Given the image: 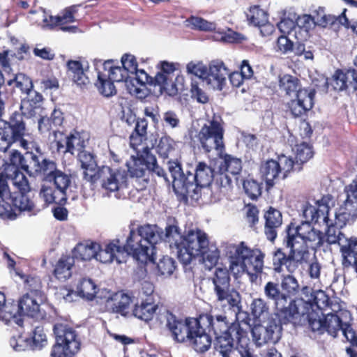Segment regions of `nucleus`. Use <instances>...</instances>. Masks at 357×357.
<instances>
[{
    "mask_svg": "<svg viewBox=\"0 0 357 357\" xmlns=\"http://www.w3.org/2000/svg\"><path fill=\"white\" fill-rule=\"evenodd\" d=\"M169 172L172 178V186L176 194L183 199L197 200L203 188L208 186L215 174L212 168L204 162L197 163L195 174H185L181 165L174 161L168 162Z\"/></svg>",
    "mask_w": 357,
    "mask_h": 357,
    "instance_id": "nucleus-1",
    "label": "nucleus"
},
{
    "mask_svg": "<svg viewBox=\"0 0 357 357\" xmlns=\"http://www.w3.org/2000/svg\"><path fill=\"white\" fill-rule=\"evenodd\" d=\"M160 230L157 225L141 226L137 231L130 230L124 249V258L132 255L137 261L154 262V245L160 242Z\"/></svg>",
    "mask_w": 357,
    "mask_h": 357,
    "instance_id": "nucleus-2",
    "label": "nucleus"
},
{
    "mask_svg": "<svg viewBox=\"0 0 357 357\" xmlns=\"http://www.w3.org/2000/svg\"><path fill=\"white\" fill-rule=\"evenodd\" d=\"M225 252L229 261V270L234 275L244 272L257 273L263 270L264 254L259 249L248 248L244 242L227 244Z\"/></svg>",
    "mask_w": 357,
    "mask_h": 357,
    "instance_id": "nucleus-3",
    "label": "nucleus"
},
{
    "mask_svg": "<svg viewBox=\"0 0 357 357\" xmlns=\"http://www.w3.org/2000/svg\"><path fill=\"white\" fill-rule=\"evenodd\" d=\"M324 243L322 234L314 228L308 221L299 225L291 223L287 229V246H294L298 251H305L303 256H308V248L316 250Z\"/></svg>",
    "mask_w": 357,
    "mask_h": 357,
    "instance_id": "nucleus-4",
    "label": "nucleus"
},
{
    "mask_svg": "<svg viewBox=\"0 0 357 357\" xmlns=\"http://www.w3.org/2000/svg\"><path fill=\"white\" fill-rule=\"evenodd\" d=\"M224 133L222 119L213 116L202 126L197 137L205 153H214L217 156H222L225 149Z\"/></svg>",
    "mask_w": 357,
    "mask_h": 357,
    "instance_id": "nucleus-5",
    "label": "nucleus"
},
{
    "mask_svg": "<svg viewBox=\"0 0 357 357\" xmlns=\"http://www.w3.org/2000/svg\"><path fill=\"white\" fill-rule=\"evenodd\" d=\"M25 126L21 115H15L10 123L0 121V151L6 153L9 148L20 146L25 150L32 149L34 142L24 138Z\"/></svg>",
    "mask_w": 357,
    "mask_h": 357,
    "instance_id": "nucleus-6",
    "label": "nucleus"
},
{
    "mask_svg": "<svg viewBox=\"0 0 357 357\" xmlns=\"http://www.w3.org/2000/svg\"><path fill=\"white\" fill-rule=\"evenodd\" d=\"M331 311L322 313L324 317V331L333 337H336L341 331L347 340H353L354 330L351 326V317L349 311L342 310L338 303H331Z\"/></svg>",
    "mask_w": 357,
    "mask_h": 357,
    "instance_id": "nucleus-7",
    "label": "nucleus"
},
{
    "mask_svg": "<svg viewBox=\"0 0 357 357\" xmlns=\"http://www.w3.org/2000/svg\"><path fill=\"white\" fill-rule=\"evenodd\" d=\"M84 178L90 182L98 180L101 189L109 195L126 188L128 177L124 169L102 166L95 174L84 172Z\"/></svg>",
    "mask_w": 357,
    "mask_h": 357,
    "instance_id": "nucleus-8",
    "label": "nucleus"
},
{
    "mask_svg": "<svg viewBox=\"0 0 357 357\" xmlns=\"http://www.w3.org/2000/svg\"><path fill=\"white\" fill-rule=\"evenodd\" d=\"M326 241L328 244H338L343 266H353L357 273V238L348 237L340 229L331 225L326 232Z\"/></svg>",
    "mask_w": 357,
    "mask_h": 357,
    "instance_id": "nucleus-9",
    "label": "nucleus"
},
{
    "mask_svg": "<svg viewBox=\"0 0 357 357\" xmlns=\"http://www.w3.org/2000/svg\"><path fill=\"white\" fill-rule=\"evenodd\" d=\"M56 343L51 357H72L79 350L80 343L75 331L66 324L56 323L54 326Z\"/></svg>",
    "mask_w": 357,
    "mask_h": 357,
    "instance_id": "nucleus-10",
    "label": "nucleus"
},
{
    "mask_svg": "<svg viewBox=\"0 0 357 357\" xmlns=\"http://www.w3.org/2000/svg\"><path fill=\"white\" fill-rule=\"evenodd\" d=\"M234 340L239 344L238 352L240 354L241 350H243V349L250 351L248 348L247 333L238 322L231 324L227 331L216 336L214 343L215 349L222 357H231L235 352L234 349Z\"/></svg>",
    "mask_w": 357,
    "mask_h": 357,
    "instance_id": "nucleus-11",
    "label": "nucleus"
},
{
    "mask_svg": "<svg viewBox=\"0 0 357 357\" xmlns=\"http://www.w3.org/2000/svg\"><path fill=\"white\" fill-rule=\"evenodd\" d=\"M209 245L207 235L200 229H192L183 236L182 248L178 257L185 264H190L192 257L199 256Z\"/></svg>",
    "mask_w": 357,
    "mask_h": 357,
    "instance_id": "nucleus-12",
    "label": "nucleus"
},
{
    "mask_svg": "<svg viewBox=\"0 0 357 357\" xmlns=\"http://www.w3.org/2000/svg\"><path fill=\"white\" fill-rule=\"evenodd\" d=\"M26 151L25 155H23L15 148L11 149L10 154V164L8 165L7 171L13 172L12 167L17 169H18V167H21L30 175H37L45 158L41 155L40 147L35 144L32 149Z\"/></svg>",
    "mask_w": 357,
    "mask_h": 357,
    "instance_id": "nucleus-13",
    "label": "nucleus"
},
{
    "mask_svg": "<svg viewBox=\"0 0 357 357\" xmlns=\"http://www.w3.org/2000/svg\"><path fill=\"white\" fill-rule=\"evenodd\" d=\"M294 169L291 158L282 155L278 160H268L261 165L260 173L266 185L272 187L279 178H285Z\"/></svg>",
    "mask_w": 357,
    "mask_h": 357,
    "instance_id": "nucleus-14",
    "label": "nucleus"
},
{
    "mask_svg": "<svg viewBox=\"0 0 357 357\" xmlns=\"http://www.w3.org/2000/svg\"><path fill=\"white\" fill-rule=\"evenodd\" d=\"M183 77L179 75L175 65L172 63L163 61L161 70L154 77L153 85L158 88L160 93H165L169 96H174L182 86Z\"/></svg>",
    "mask_w": 357,
    "mask_h": 357,
    "instance_id": "nucleus-15",
    "label": "nucleus"
},
{
    "mask_svg": "<svg viewBox=\"0 0 357 357\" xmlns=\"http://www.w3.org/2000/svg\"><path fill=\"white\" fill-rule=\"evenodd\" d=\"M253 341L258 346L275 343L281 338L282 327L275 318L254 322L251 329Z\"/></svg>",
    "mask_w": 357,
    "mask_h": 357,
    "instance_id": "nucleus-16",
    "label": "nucleus"
},
{
    "mask_svg": "<svg viewBox=\"0 0 357 357\" xmlns=\"http://www.w3.org/2000/svg\"><path fill=\"white\" fill-rule=\"evenodd\" d=\"M37 175L42 176L43 181L53 183L55 188L66 197V190L71 183L70 175L57 169L54 161L43 160Z\"/></svg>",
    "mask_w": 357,
    "mask_h": 357,
    "instance_id": "nucleus-17",
    "label": "nucleus"
},
{
    "mask_svg": "<svg viewBox=\"0 0 357 357\" xmlns=\"http://www.w3.org/2000/svg\"><path fill=\"white\" fill-rule=\"evenodd\" d=\"M287 247L290 248L288 255L281 248H278L273 252V268L276 273L283 272L285 267L288 273H293L298 268V264L306 259L303 256L305 251H298V249L294 246Z\"/></svg>",
    "mask_w": 357,
    "mask_h": 357,
    "instance_id": "nucleus-18",
    "label": "nucleus"
},
{
    "mask_svg": "<svg viewBox=\"0 0 357 357\" xmlns=\"http://www.w3.org/2000/svg\"><path fill=\"white\" fill-rule=\"evenodd\" d=\"M347 199L339 211L335 213L336 225L340 227L357 218V176L345 187Z\"/></svg>",
    "mask_w": 357,
    "mask_h": 357,
    "instance_id": "nucleus-19",
    "label": "nucleus"
},
{
    "mask_svg": "<svg viewBox=\"0 0 357 357\" xmlns=\"http://www.w3.org/2000/svg\"><path fill=\"white\" fill-rule=\"evenodd\" d=\"M308 304L299 301L298 302L289 301L288 304H284L281 308H275V316L279 319L277 321L280 326L282 324H292L296 325L303 324V319L305 317V310Z\"/></svg>",
    "mask_w": 357,
    "mask_h": 357,
    "instance_id": "nucleus-20",
    "label": "nucleus"
},
{
    "mask_svg": "<svg viewBox=\"0 0 357 357\" xmlns=\"http://www.w3.org/2000/svg\"><path fill=\"white\" fill-rule=\"evenodd\" d=\"M42 298L36 297V293L31 291L24 295L18 302V304H11L10 308L15 316L22 319V315L38 318L40 316V303Z\"/></svg>",
    "mask_w": 357,
    "mask_h": 357,
    "instance_id": "nucleus-21",
    "label": "nucleus"
},
{
    "mask_svg": "<svg viewBox=\"0 0 357 357\" xmlns=\"http://www.w3.org/2000/svg\"><path fill=\"white\" fill-rule=\"evenodd\" d=\"M229 70L220 61H213L205 77L204 82L213 89L222 90L226 84Z\"/></svg>",
    "mask_w": 357,
    "mask_h": 357,
    "instance_id": "nucleus-22",
    "label": "nucleus"
},
{
    "mask_svg": "<svg viewBox=\"0 0 357 357\" xmlns=\"http://www.w3.org/2000/svg\"><path fill=\"white\" fill-rule=\"evenodd\" d=\"M96 259L101 263H111L116 261L118 264L125 261L124 249L119 240H113L102 245L99 244V249L96 255Z\"/></svg>",
    "mask_w": 357,
    "mask_h": 357,
    "instance_id": "nucleus-23",
    "label": "nucleus"
},
{
    "mask_svg": "<svg viewBox=\"0 0 357 357\" xmlns=\"http://www.w3.org/2000/svg\"><path fill=\"white\" fill-rule=\"evenodd\" d=\"M198 325L199 321L194 318L187 319L185 321H174L168 323L174 339L178 342L189 341Z\"/></svg>",
    "mask_w": 357,
    "mask_h": 357,
    "instance_id": "nucleus-24",
    "label": "nucleus"
},
{
    "mask_svg": "<svg viewBox=\"0 0 357 357\" xmlns=\"http://www.w3.org/2000/svg\"><path fill=\"white\" fill-rule=\"evenodd\" d=\"M314 92L306 89H300L296 93V99L289 103L292 114L300 116L305 112L311 109L314 105Z\"/></svg>",
    "mask_w": 357,
    "mask_h": 357,
    "instance_id": "nucleus-25",
    "label": "nucleus"
},
{
    "mask_svg": "<svg viewBox=\"0 0 357 357\" xmlns=\"http://www.w3.org/2000/svg\"><path fill=\"white\" fill-rule=\"evenodd\" d=\"M331 200L330 196H324L321 199L317 201V206L306 204L303 211V217L306 219L305 221H308L309 222L310 221H317V220L321 217L324 218V221H326Z\"/></svg>",
    "mask_w": 357,
    "mask_h": 357,
    "instance_id": "nucleus-26",
    "label": "nucleus"
},
{
    "mask_svg": "<svg viewBox=\"0 0 357 357\" xmlns=\"http://www.w3.org/2000/svg\"><path fill=\"white\" fill-rule=\"evenodd\" d=\"M332 85L337 91L351 88L357 91V70L354 69H349L345 72L337 70L333 75Z\"/></svg>",
    "mask_w": 357,
    "mask_h": 357,
    "instance_id": "nucleus-27",
    "label": "nucleus"
},
{
    "mask_svg": "<svg viewBox=\"0 0 357 357\" xmlns=\"http://www.w3.org/2000/svg\"><path fill=\"white\" fill-rule=\"evenodd\" d=\"M130 303L131 298L128 295L122 292H117L109 295L106 298L105 306L111 312L126 316L129 312Z\"/></svg>",
    "mask_w": 357,
    "mask_h": 357,
    "instance_id": "nucleus-28",
    "label": "nucleus"
},
{
    "mask_svg": "<svg viewBox=\"0 0 357 357\" xmlns=\"http://www.w3.org/2000/svg\"><path fill=\"white\" fill-rule=\"evenodd\" d=\"M215 294L222 307L232 310L235 314L240 311L241 296L237 291L229 287L215 292Z\"/></svg>",
    "mask_w": 357,
    "mask_h": 357,
    "instance_id": "nucleus-29",
    "label": "nucleus"
},
{
    "mask_svg": "<svg viewBox=\"0 0 357 357\" xmlns=\"http://www.w3.org/2000/svg\"><path fill=\"white\" fill-rule=\"evenodd\" d=\"M121 63L128 74L133 75L131 82H136L140 86H144L149 81V76L143 70H137V63L134 56L125 54L122 56Z\"/></svg>",
    "mask_w": 357,
    "mask_h": 357,
    "instance_id": "nucleus-30",
    "label": "nucleus"
},
{
    "mask_svg": "<svg viewBox=\"0 0 357 357\" xmlns=\"http://www.w3.org/2000/svg\"><path fill=\"white\" fill-rule=\"evenodd\" d=\"M265 234L267 238L273 241L277 236V230L282 225V217L281 213L273 208H270L264 215Z\"/></svg>",
    "mask_w": 357,
    "mask_h": 357,
    "instance_id": "nucleus-31",
    "label": "nucleus"
},
{
    "mask_svg": "<svg viewBox=\"0 0 357 357\" xmlns=\"http://www.w3.org/2000/svg\"><path fill=\"white\" fill-rule=\"evenodd\" d=\"M160 230V241H164L169 244L171 248H175L177 250V253L182 248L183 236L181 235L180 229L176 223L169 224L165 227V231L158 227Z\"/></svg>",
    "mask_w": 357,
    "mask_h": 357,
    "instance_id": "nucleus-32",
    "label": "nucleus"
},
{
    "mask_svg": "<svg viewBox=\"0 0 357 357\" xmlns=\"http://www.w3.org/2000/svg\"><path fill=\"white\" fill-rule=\"evenodd\" d=\"M146 157L142 155H132L126 165L131 177L142 178L143 181L147 182L148 178L146 176L148 173V164Z\"/></svg>",
    "mask_w": 357,
    "mask_h": 357,
    "instance_id": "nucleus-33",
    "label": "nucleus"
},
{
    "mask_svg": "<svg viewBox=\"0 0 357 357\" xmlns=\"http://www.w3.org/2000/svg\"><path fill=\"white\" fill-rule=\"evenodd\" d=\"M158 310V305L153 302L151 298H146L145 300L142 301L140 303H137L132 310L133 315L145 321L151 320Z\"/></svg>",
    "mask_w": 357,
    "mask_h": 357,
    "instance_id": "nucleus-34",
    "label": "nucleus"
},
{
    "mask_svg": "<svg viewBox=\"0 0 357 357\" xmlns=\"http://www.w3.org/2000/svg\"><path fill=\"white\" fill-rule=\"evenodd\" d=\"M99 244L93 241H85L78 243L73 250L72 258L82 261H89L96 259Z\"/></svg>",
    "mask_w": 357,
    "mask_h": 357,
    "instance_id": "nucleus-35",
    "label": "nucleus"
},
{
    "mask_svg": "<svg viewBox=\"0 0 357 357\" xmlns=\"http://www.w3.org/2000/svg\"><path fill=\"white\" fill-rule=\"evenodd\" d=\"M25 93L26 98L22 100L20 109L24 115L31 117L36 114V110L39 109L36 105L43 100V96L33 88Z\"/></svg>",
    "mask_w": 357,
    "mask_h": 357,
    "instance_id": "nucleus-36",
    "label": "nucleus"
},
{
    "mask_svg": "<svg viewBox=\"0 0 357 357\" xmlns=\"http://www.w3.org/2000/svg\"><path fill=\"white\" fill-rule=\"evenodd\" d=\"M246 16L250 24L256 26L267 29V33L273 32V26L268 23L266 13L259 6H254L250 7L246 13Z\"/></svg>",
    "mask_w": 357,
    "mask_h": 357,
    "instance_id": "nucleus-37",
    "label": "nucleus"
},
{
    "mask_svg": "<svg viewBox=\"0 0 357 357\" xmlns=\"http://www.w3.org/2000/svg\"><path fill=\"white\" fill-rule=\"evenodd\" d=\"M193 333L188 342L194 349L200 353L207 351L211 345V338L209 335L205 333L199 324Z\"/></svg>",
    "mask_w": 357,
    "mask_h": 357,
    "instance_id": "nucleus-38",
    "label": "nucleus"
},
{
    "mask_svg": "<svg viewBox=\"0 0 357 357\" xmlns=\"http://www.w3.org/2000/svg\"><path fill=\"white\" fill-rule=\"evenodd\" d=\"M104 71L105 75L108 77L109 79L112 80L114 82H126L128 79L130 78L126 70L122 66L116 65L114 61L108 60L103 63Z\"/></svg>",
    "mask_w": 357,
    "mask_h": 357,
    "instance_id": "nucleus-39",
    "label": "nucleus"
},
{
    "mask_svg": "<svg viewBox=\"0 0 357 357\" xmlns=\"http://www.w3.org/2000/svg\"><path fill=\"white\" fill-rule=\"evenodd\" d=\"M39 197L46 205L54 203L61 204L66 200V197L63 193L60 192L56 188L54 189L48 183L41 185Z\"/></svg>",
    "mask_w": 357,
    "mask_h": 357,
    "instance_id": "nucleus-40",
    "label": "nucleus"
},
{
    "mask_svg": "<svg viewBox=\"0 0 357 357\" xmlns=\"http://www.w3.org/2000/svg\"><path fill=\"white\" fill-rule=\"evenodd\" d=\"M89 136L85 132H74L65 137L66 151L74 154L82 151L88 143Z\"/></svg>",
    "mask_w": 357,
    "mask_h": 357,
    "instance_id": "nucleus-41",
    "label": "nucleus"
},
{
    "mask_svg": "<svg viewBox=\"0 0 357 357\" xmlns=\"http://www.w3.org/2000/svg\"><path fill=\"white\" fill-rule=\"evenodd\" d=\"M280 286L287 304L292 301L291 297L296 296L301 289L297 279L291 274L282 276Z\"/></svg>",
    "mask_w": 357,
    "mask_h": 357,
    "instance_id": "nucleus-42",
    "label": "nucleus"
},
{
    "mask_svg": "<svg viewBox=\"0 0 357 357\" xmlns=\"http://www.w3.org/2000/svg\"><path fill=\"white\" fill-rule=\"evenodd\" d=\"M264 296L274 302L275 308H281L286 303L285 296L282 294L280 286L275 282L269 281L264 287Z\"/></svg>",
    "mask_w": 357,
    "mask_h": 357,
    "instance_id": "nucleus-43",
    "label": "nucleus"
},
{
    "mask_svg": "<svg viewBox=\"0 0 357 357\" xmlns=\"http://www.w3.org/2000/svg\"><path fill=\"white\" fill-rule=\"evenodd\" d=\"M26 192L16 193L13 192L10 202L14 208L20 211L30 212L32 215H36L40 209L37 208L33 202L25 195Z\"/></svg>",
    "mask_w": 357,
    "mask_h": 357,
    "instance_id": "nucleus-44",
    "label": "nucleus"
},
{
    "mask_svg": "<svg viewBox=\"0 0 357 357\" xmlns=\"http://www.w3.org/2000/svg\"><path fill=\"white\" fill-rule=\"evenodd\" d=\"M220 162L219 165V172L230 173L231 174H238L242 169L241 160L239 158L233 157L230 155L222 153V156H218Z\"/></svg>",
    "mask_w": 357,
    "mask_h": 357,
    "instance_id": "nucleus-45",
    "label": "nucleus"
},
{
    "mask_svg": "<svg viewBox=\"0 0 357 357\" xmlns=\"http://www.w3.org/2000/svg\"><path fill=\"white\" fill-rule=\"evenodd\" d=\"M251 313L254 317V322L267 320L274 318L269 312V307L266 301L258 298L252 301L250 305Z\"/></svg>",
    "mask_w": 357,
    "mask_h": 357,
    "instance_id": "nucleus-46",
    "label": "nucleus"
},
{
    "mask_svg": "<svg viewBox=\"0 0 357 357\" xmlns=\"http://www.w3.org/2000/svg\"><path fill=\"white\" fill-rule=\"evenodd\" d=\"M68 73L73 81L77 85H85L89 82L82 63L78 61H69L67 63Z\"/></svg>",
    "mask_w": 357,
    "mask_h": 357,
    "instance_id": "nucleus-47",
    "label": "nucleus"
},
{
    "mask_svg": "<svg viewBox=\"0 0 357 357\" xmlns=\"http://www.w3.org/2000/svg\"><path fill=\"white\" fill-rule=\"evenodd\" d=\"M147 136L132 133L130 136V146L135 151L137 155L147 156L151 153V149L146 143Z\"/></svg>",
    "mask_w": 357,
    "mask_h": 357,
    "instance_id": "nucleus-48",
    "label": "nucleus"
},
{
    "mask_svg": "<svg viewBox=\"0 0 357 357\" xmlns=\"http://www.w3.org/2000/svg\"><path fill=\"white\" fill-rule=\"evenodd\" d=\"M74 264V259L71 257H62L57 262L54 274L59 280H66L71 276V268Z\"/></svg>",
    "mask_w": 357,
    "mask_h": 357,
    "instance_id": "nucleus-49",
    "label": "nucleus"
},
{
    "mask_svg": "<svg viewBox=\"0 0 357 357\" xmlns=\"http://www.w3.org/2000/svg\"><path fill=\"white\" fill-rule=\"evenodd\" d=\"M212 282L214 286V292L229 288L230 287V278L226 268L218 267L215 268Z\"/></svg>",
    "mask_w": 357,
    "mask_h": 357,
    "instance_id": "nucleus-50",
    "label": "nucleus"
},
{
    "mask_svg": "<svg viewBox=\"0 0 357 357\" xmlns=\"http://www.w3.org/2000/svg\"><path fill=\"white\" fill-rule=\"evenodd\" d=\"M97 289L96 284L89 278L82 279L77 287L78 295L87 300H92L95 297Z\"/></svg>",
    "mask_w": 357,
    "mask_h": 357,
    "instance_id": "nucleus-51",
    "label": "nucleus"
},
{
    "mask_svg": "<svg viewBox=\"0 0 357 357\" xmlns=\"http://www.w3.org/2000/svg\"><path fill=\"white\" fill-rule=\"evenodd\" d=\"M112 80L109 79L105 73L99 72L96 83L99 92L104 96L109 97L116 93V89Z\"/></svg>",
    "mask_w": 357,
    "mask_h": 357,
    "instance_id": "nucleus-52",
    "label": "nucleus"
},
{
    "mask_svg": "<svg viewBox=\"0 0 357 357\" xmlns=\"http://www.w3.org/2000/svg\"><path fill=\"white\" fill-rule=\"evenodd\" d=\"M13 172L7 174L8 178H10L13 185L19 190L17 193L27 192L30 190V186L26 177L15 167H12Z\"/></svg>",
    "mask_w": 357,
    "mask_h": 357,
    "instance_id": "nucleus-53",
    "label": "nucleus"
},
{
    "mask_svg": "<svg viewBox=\"0 0 357 357\" xmlns=\"http://www.w3.org/2000/svg\"><path fill=\"white\" fill-rule=\"evenodd\" d=\"M5 303L6 297L3 293L0 292V319L6 324H11L12 323H15L21 326L22 319L17 318L15 314H13V312L11 311L10 308H7V307H10V305H6Z\"/></svg>",
    "mask_w": 357,
    "mask_h": 357,
    "instance_id": "nucleus-54",
    "label": "nucleus"
},
{
    "mask_svg": "<svg viewBox=\"0 0 357 357\" xmlns=\"http://www.w3.org/2000/svg\"><path fill=\"white\" fill-rule=\"evenodd\" d=\"M202 257L203 264L208 269L216 265L220 257V251L214 245H208L206 250L199 255Z\"/></svg>",
    "mask_w": 357,
    "mask_h": 357,
    "instance_id": "nucleus-55",
    "label": "nucleus"
},
{
    "mask_svg": "<svg viewBox=\"0 0 357 357\" xmlns=\"http://www.w3.org/2000/svg\"><path fill=\"white\" fill-rule=\"evenodd\" d=\"M309 307L305 310V317L303 319V324L307 321L310 327L313 331H317L319 333L324 332V317L319 316L314 312H309Z\"/></svg>",
    "mask_w": 357,
    "mask_h": 357,
    "instance_id": "nucleus-56",
    "label": "nucleus"
},
{
    "mask_svg": "<svg viewBox=\"0 0 357 357\" xmlns=\"http://www.w3.org/2000/svg\"><path fill=\"white\" fill-rule=\"evenodd\" d=\"M174 150L175 143L174 140L166 136L160 138L156 146L157 153L163 158H169L174 152Z\"/></svg>",
    "mask_w": 357,
    "mask_h": 357,
    "instance_id": "nucleus-57",
    "label": "nucleus"
},
{
    "mask_svg": "<svg viewBox=\"0 0 357 357\" xmlns=\"http://www.w3.org/2000/svg\"><path fill=\"white\" fill-rule=\"evenodd\" d=\"M156 264L158 273L164 276L171 275L176 268V261L170 257L163 256Z\"/></svg>",
    "mask_w": 357,
    "mask_h": 357,
    "instance_id": "nucleus-58",
    "label": "nucleus"
},
{
    "mask_svg": "<svg viewBox=\"0 0 357 357\" xmlns=\"http://www.w3.org/2000/svg\"><path fill=\"white\" fill-rule=\"evenodd\" d=\"M78 159L81 163V167L82 169H85L84 172H87L89 174H95L96 162L93 155L85 151H81L77 153ZM84 174V173H83Z\"/></svg>",
    "mask_w": 357,
    "mask_h": 357,
    "instance_id": "nucleus-59",
    "label": "nucleus"
},
{
    "mask_svg": "<svg viewBox=\"0 0 357 357\" xmlns=\"http://www.w3.org/2000/svg\"><path fill=\"white\" fill-rule=\"evenodd\" d=\"M313 155V151L311 146L306 144L302 143L296 146V159L294 162V167L302 163L307 162Z\"/></svg>",
    "mask_w": 357,
    "mask_h": 357,
    "instance_id": "nucleus-60",
    "label": "nucleus"
},
{
    "mask_svg": "<svg viewBox=\"0 0 357 357\" xmlns=\"http://www.w3.org/2000/svg\"><path fill=\"white\" fill-rule=\"evenodd\" d=\"M13 83L15 86L21 90L22 93L29 91L31 88H33V83L31 79L23 73H19L14 75L13 79L7 81V84L11 86Z\"/></svg>",
    "mask_w": 357,
    "mask_h": 357,
    "instance_id": "nucleus-61",
    "label": "nucleus"
},
{
    "mask_svg": "<svg viewBox=\"0 0 357 357\" xmlns=\"http://www.w3.org/2000/svg\"><path fill=\"white\" fill-rule=\"evenodd\" d=\"M280 88L284 91L287 94L290 95L291 93L296 92L298 89V82L297 79L289 75H284L279 77Z\"/></svg>",
    "mask_w": 357,
    "mask_h": 357,
    "instance_id": "nucleus-62",
    "label": "nucleus"
},
{
    "mask_svg": "<svg viewBox=\"0 0 357 357\" xmlns=\"http://www.w3.org/2000/svg\"><path fill=\"white\" fill-rule=\"evenodd\" d=\"M207 319L216 336L222 335L229 328L225 316L218 315L214 318L208 317Z\"/></svg>",
    "mask_w": 357,
    "mask_h": 357,
    "instance_id": "nucleus-63",
    "label": "nucleus"
},
{
    "mask_svg": "<svg viewBox=\"0 0 357 357\" xmlns=\"http://www.w3.org/2000/svg\"><path fill=\"white\" fill-rule=\"evenodd\" d=\"M207 66L202 61H190L186 66V71L188 74L194 75L200 78L204 82L207 74Z\"/></svg>",
    "mask_w": 357,
    "mask_h": 357,
    "instance_id": "nucleus-64",
    "label": "nucleus"
}]
</instances>
